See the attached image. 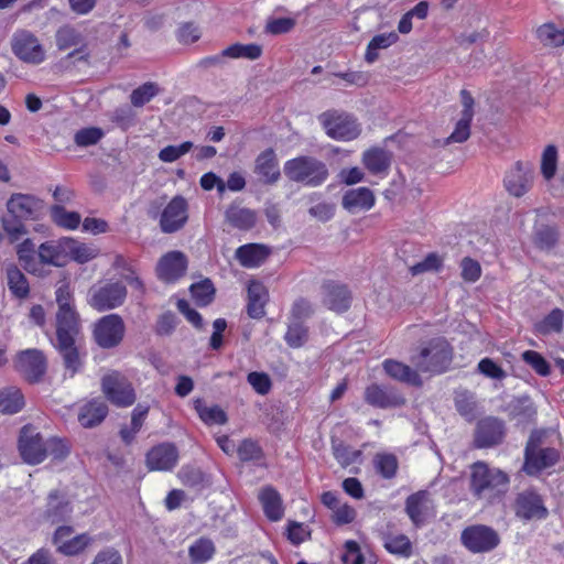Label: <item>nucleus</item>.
Here are the masks:
<instances>
[{
  "label": "nucleus",
  "instance_id": "40",
  "mask_svg": "<svg viewBox=\"0 0 564 564\" xmlns=\"http://www.w3.org/2000/svg\"><path fill=\"white\" fill-rule=\"evenodd\" d=\"M226 220L235 228L240 230L251 229L257 221V215L253 210L239 206H230L226 210Z\"/></svg>",
  "mask_w": 564,
  "mask_h": 564
},
{
  "label": "nucleus",
  "instance_id": "28",
  "mask_svg": "<svg viewBox=\"0 0 564 564\" xmlns=\"http://www.w3.org/2000/svg\"><path fill=\"white\" fill-rule=\"evenodd\" d=\"M384 372L392 379L413 387H421L422 379L419 375L417 368L413 369L410 366L394 359H386L382 364Z\"/></svg>",
  "mask_w": 564,
  "mask_h": 564
},
{
  "label": "nucleus",
  "instance_id": "57",
  "mask_svg": "<svg viewBox=\"0 0 564 564\" xmlns=\"http://www.w3.org/2000/svg\"><path fill=\"white\" fill-rule=\"evenodd\" d=\"M511 414L520 422H530L536 415V409L529 398H519L512 404Z\"/></svg>",
  "mask_w": 564,
  "mask_h": 564
},
{
  "label": "nucleus",
  "instance_id": "6",
  "mask_svg": "<svg viewBox=\"0 0 564 564\" xmlns=\"http://www.w3.org/2000/svg\"><path fill=\"white\" fill-rule=\"evenodd\" d=\"M283 171L290 181L311 187L322 185L328 177L326 164L316 158L306 155L286 161Z\"/></svg>",
  "mask_w": 564,
  "mask_h": 564
},
{
  "label": "nucleus",
  "instance_id": "32",
  "mask_svg": "<svg viewBox=\"0 0 564 564\" xmlns=\"http://www.w3.org/2000/svg\"><path fill=\"white\" fill-rule=\"evenodd\" d=\"M108 414V406L101 400H91L80 406L78 422L85 429H93L99 425Z\"/></svg>",
  "mask_w": 564,
  "mask_h": 564
},
{
  "label": "nucleus",
  "instance_id": "34",
  "mask_svg": "<svg viewBox=\"0 0 564 564\" xmlns=\"http://www.w3.org/2000/svg\"><path fill=\"white\" fill-rule=\"evenodd\" d=\"M17 256L24 270L29 273L41 278L46 275L47 272L44 268L40 267L35 258V245L31 239L26 238L17 246Z\"/></svg>",
  "mask_w": 564,
  "mask_h": 564
},
{
  "label": "nucleus",
  "instance_id": "10",
  "mask_svg": "<svg viewBox=\"0 0 564 564\" xmlns=\"http://www.w3.org/2000/svg\"><path fill=\"white\" fill-rule=\"evenodd\" d=\"M460 542L471 553H488L499 545L500 536L489 525L473 524L462 531Z\"/></svg>",
  "mask_w": 564,
  "mask_h": 564
},
{
  "label": "nucleus",
  "instance_id": "49",
  "mask_svg": "<svg viewBox=\"0 0 564 564\" xmlns=\"http://www.w3.org/2000/svg\"><path fill=\"white\" fill-rule=\"evenodd\" d=\"M564 312L561 308L552 310L541 322L535 324V330L541 335L560 333L563 329Z\"/></svg>",
  "mask_w": 564,
  "mask_h": 564
},
{
  "label": "nucleus",
  "instance_id": "63",
  "mask_svg": "<svg viewBox=\"0 0 564 564\" xmlns=\"http://www.w3.org/2000/svg\"><path fill=\"white\" fill-rule=\"evenodd\" d=\"M557 164V150L554 145H547L542 154L541 171L546 180L554 176Z\"/></svg>",
  "mask_w": 564,
  "mask_h": 564
},
{
  "label": "nucleus",
  "instance_id": "61",
  "mask_svg": "<svg viewBox=\"0 0 564 564\" xmlns=\"http://www.w3.org/2000/svg\"><path fill=\"white\" fill-rule=\"evenodd\" d=\"M193 148V142L185 141L180 145H167L163 148L158 156L162 162L172 163L185 155Z\"/></svg>",
  "mask_w": 564,
  "mask_h": 564
},
{
  "label": "nucleus",
  "instance_id": "2",
  "mask_svg": "<svg viewBox=\"0 0 564 564\" xmlns=\"http://www.w3.org/2000/svg\"><path fill=\"white\" fill-rule=\"evenodd\" d=\"M509 482L510 478L505 471L490 468L486 463L477 462L471 466L469 490L478 500L495 502L506 495Z\"/></svg>",
  "mask_w": 564,
  "mask_h": 564
},
{
  "label": "nucleus",
  "instance_id": "31",
  "mask_svg": "<svg viewBox=\"0 0 564 564\" xmlns=\"http://www.w3.org/2000/svg\"><path fill=\"white\" fill-rule=\"evenodd\" d=\"M270 254V249L264 245L247 243L236 250V259L245 268L260 267Z\"/></svg>",
  "mask_w": 564,
  "mask_h": 564
},
{
  "label": "nucleus",
  "instance_id": "64",
  "mask_svg": "<svg viewBox=\"0 0 564 564\" xmlns=\"http://www.w3.org/2000/svg\"><path fill=\"white\" fill-rule=\"evenodd\" d=\"M45 448H47V456L50 455L54 460L58 462L64 460L70 453L68 443L57 437L47 440Z\"/></svg>",
  "mask_w": 564,
  "mask_h": 564
},
{
  "label": "nucleus",
  "instance_id": "44",
  "mask_svg": "<svg viewBox=\"0 0 564 564\" xmlns=\"http://www.w3.org/2000/svg\"><path fill=\"white\" fill-rule=\"evenodd\" d=\"M215 554L214 543L206 538L196 540L188 549L192 564H204Z\"/></svg>",
  "mask_w": 564,
  "mask_h": 564
},
{
  "label": "nucleus",
  "instance_id": "33",
  "mask_svg": "<svg viewBox=\"0 0 564 564\" xmlns=\"http://www.w3.org/2000/svg\"><path fill=\"white\" fill-rule=\"evenodd\" d=\"M65 246L63 239L58 241H45L39 246L37 262L40 267L54 265L61 267L64 263Z\"/></svg>",
  "mask_w": 564,
  "mask_h": 564
},
{
  "label": "nucleus",
  "instance_id": "24",
  "mask_svg": "<svg viewBox=\"0 0 564 564\" xmlns=\"http://www.w3.org/2000/svg\"><path fill=\"white\" fill-rule=\"evenodd\" d=\"M376 197L368 187H358L347 191L341 198V206L350 214L369 210L373 207Z\"/></svg>",
  "mask_w": 564,
  "mask_h": 564
},
{
  "label": "nucleus",
  "instance_id": "14",
  "mask_svg": "<svg viewBox=\"0 0 564 564\" xmlns=\"http://www.w3.org/2000/svg\"><path fill=\"white\" fill-rule=\"evenodd\" d=\"M513 511L525 521L542 520L549 514L543 498L533 489H525L516 496Z\"/></svg>",
  "mask_w": 564,
  "mask_h": 564
},
{
  "label": "nucleus",
  "instance_id": "51",
  "mask_svg": "<svg viewBox=\"0 0 564 564\" xmlns=\"http://www.w3.org/2000/svg\"><path fill=\"white\" fill-rule=\"evenodd\" d=\"M558 234L555 227L538 225L534 229L533 241L540 249H551L557 242Z\"/></svg>",
  "mask_w": 564,
  "mask_h": 564
},
{
  "label": "nucleus",
  "instance_id": "18",
  "mask_svg": "<svg viewBox=\"0 0 564 564\" xmlns=\"http://www.w3.org/2000/svg\"><path fill=\"white\" fill-rule=\"evenodd\" d=\"M180 453L170 442L153 446L145 455V465L150 470L169 471L178 463Z\"/></svg>",
  "mask_w": 564,
  "mask_h": 564
},
{
  "label": "nucleus",
  "instance_id": "21",
  "mask_svg": "<svg viewBox=\"0 0 564 564\" xmlns=\"http://www.w3.org/2000/svg\"><path fill=\"white\" fill-rule=\"evenodd\" d=\"M322 303L330 311L343 313L350 307L351 293L345 284L327 281L322 285Z\"/></svg>",
  "mask_w": 564,
  "mask_h": 564
},
{
  "label": "nucleus",
  "instance_id": "13",
  "mask_svg": "<svg viewBox=\"0 0 564 564\" xmlns=\"http://www.w3.org/2000/svg\"><path fill=\"white\" fill-rule=\"evenodd\" d=\"M11 47L14 55L30 64H40L45 58V53L37 37L30 31L21 30L13 34Z\"/></svg>",
  "mask_w": 564,
  "mask_h": 564
},
{
  "label": "nucleus",
  "instance_id": "53",
  "mask_svg": "<svg viewBox=\"0 0 564 564\" xmlns=\"http://www.w3.org/2000/svg\"><path fill=\"white\" fill-rule=\"evenodd\" d=\"M160 91L156 83L147 82L132 90L130 101L134 107H142L154 98Z\"/></svg>",
  "mask_w": 564,
  "mask_h": 564
},
{
  "label": "nucleus",
  "instance_id": "5",
  "mask_svg": "<svg viewBox=\"0 0 564 564\" xmlns=\"http://www.w3.org/2000/svg\"><path fill=\"white\" fill-rule=\"evenodd\" d=\"M453 360V348L444 338H433L416 356L411 358L412 364L421 372L438 375L445 372Z\"/></svg>",
  "mask_w": 564,
  "mask_h": 564
},
{
  "label": "nucleus",
  "instance_id": "23",
  "mask_svg": "<svg viewBox=\"0 0 564 564\" xmlns=\"http://www.w3.org/2000/svg\"><path fill=\"white\" fill-rule=\"evenodd\" d=\"M73 512L69 500L59 490H52L47 496L44 519L51 523L66 521Z\"/></svg>",
  "mask_w": 564,
  "mask_h": 564
},
{
  "label": "nucleus",
  "instance_id": "29",
  "mask_svg": "<svg viewBox=\"0 0 564 564\" xmlns=\"http://www.w3.org/2000/svg\"><path fill=\"white\" fill-rule=\"evenodd\" d=\"M269 301L267 288L259 281H250L248 285L247 313L251 318H262L265 315L264 306Z\"/></svg>",
  "mask_w": 564,
  "mask_h": 564
},
{
  "label": "nucleus",
  "instance_id": "56",
  "mask_svg": "<svg viewBox=\"0 0 564 564\" xmlns=\"http://www.w3.org/2000/svg\"><path fill=\"white\" fill-rule=\"evenodd\" d=\"M91 541L93 539L87 533L78 534L63 543L57 551L67 556L77 555L82 553Z\"/></svg>",
  "mask_w": 564,
  "mask_h": 564
},
{
  "label": "nucleus",
  "instance_id": "35",
  "mask_svg": "<svg viewBox=\"0 0 564 564\" xmlns=\"http://www.w3.org/2000/svg\"><path fill=\"white\" fill-rule=\"evenodd\" d=\"M111 267L120 271L121 278L134 290L141 294L145 293V285L137 273L134 262L122 254H116Z\"/></svg>",
  "mask_w": 564,
  "mask_h": 564
},
{
  "label": "nucleus",
  "instance_id": "11",
  "mask_svg": "<svg viewBox=\"0 0 564 564\" xmlns=\"http://www.w3.org/2000/svg\"><path fill=\"white\" fill-rule=\"evenodd\" d=\"M101 388L107 399L117 406H130L135 401V393L131 383L118 371L104 376Z\"/></svg>",
  "mask_w": 564,
  "mask_h": 564
},
{
  "label": "nucleus",
  "instance_id": "45",
  "mask_svg": "<svg viewBox=\"0 0 564 564\" xmlns=\"http://www.w3.org/2000/svg\"><path fill=\"white\" fill-rule=\"evenodd\" d=\"M63 243L65 246V254H69L78 263L88 262L97 254L95 249L72 238H63Z\"/></svg>",
  "mask_w": 564,
  "mask_h": 564
},
{
  "label": "nucleus",
  "instance_id": "52",
  "mask_svg": "<svg viewBox=\"0 0 564 564\" xmlns=\"http://www.w3.org/2000/svg\"><path fill=\"white\" fill-rule=\"evenodd\" d=\"M332 449L336 460L344 467L356 463L361 456V451L354 449L340 441H333Z\"/></svg>",
  "mask_w": 564,
  "mask_h": 564
},
{
  "label": "nucleus",
  "instance_id": "60",
  "mask_svg": "<svg viewBox=\"0 0 564 564\" xmlns=\"http://www.w3.org/2000/svg\"><path fill=\"white\" fill-rule=\"evenodd\" d=\"M443 267V259L437 253H429L422 261L413 264L410 271L413 275H417L424 272L440 271Z\"/></svg>",
  "mask_w": 564,
  "mask_h": 564
},
{
  "label": "nucleus",
  "instance_id": "42",
  "mask_svg": "<svg viewBox=\"0 0 564 564\" xmlns=\"http://www.w3.org/2000/svg\"><path fill=\"white\" fill-rule=\"evenodd\" d=\"M194 409L197 412L199 419L208 425H223L228 420L227 414L220 406H207L202 399H196L194 401Z\"/></svg>",
  "mask_w": 564,
  "mask_h": 564
},
{
  "label": "nucleus",
  "instance_id": "27",
  "mask_svg": "<svg viewBox=\"0 0 564 564\" xmlns=\"http://www.w3.org/2000/svg\"><path fill=\"white\" fill-rule=\"evenodd\" d=\"M78 315L75 311H62L56 314V343L77 341L79 334Z\"/></svg>",
  "mask_w": 564,
  "mask_h": 564
},
{
  "label": "nucleus",
  "instance_id": "1",
  "mask_svg": "<svg viewBox=\"0 0 564 564\" xmlns=\"http://www.w3.org/2000/svg\"><path fill=\"white\" fill-rule=\"evenodd\" d=\"M8 213L2 218V227L11 241L26 235L25 220L37 219L43 209V202L33 195L13 194L7 203Z\"/></svg>",
  "mask_w": 564,
  "mask_h": 564
},
{
  "label": "nucleus",
  "instance_id": "16",
  "mask_svg": "<svg viewBox=\"0 0 564 564\" xmlns=\"http://www.w3.org/2000/svg\"><path fill=\"white\" fill-rule=\"evenodd\" d=\"M188 219V203L181 196H174L160 216V228L165 234L182 229Z\"/></svg>",
  "mask_w": 564,
  "mask_h": 564
},
{
  "label": "nucleus",
  "instance_id": "4",
  "mask_svg": "<svg viewBox=\"0 0 564 564\" xmlns=\"http://www.w3.org/2000/svg\"><path fill=\"white\" fill-rule=\"evenodd\" d=\"M127 296L128 289L122 281L104 279L88 289L87 304L97 312H107L121 307Z\"/></svg>",
  "mask_w": 564,
  "mask_h": 564
},
{
  "label": "nucleus",
  "instance_id": "46",
  "mask_svg": "<svg viewBox=\"0 0 564 564\" xmlns=\"http://www.w3.org/2000/svg\"><path fill=\"white\" fill-rule=\"evenodd\" d=\"M455 408L457 412L468 421L476 417L477 401L474 393L462 390L455 392Z\"/></svg>",
  "mask_w": 564,
  "mask_h": 564
},
{
  "label": "nucleus",
  "instance_id": "12",
  "mask_svg": "<svg viewBox=\"0 0 564 564\" xmlns=\"http://www.w3.org/2000/svg\"><path fill=\"white\" fill-rule=\"evenodd\" d=\"M46 442L36 430L25 425L20 431L18 448L22 460L29 465L41 464L47 457Z\"/></svg>",
  "mask_w": 564,
  "mask_h": 564
},
{
  "label": "nucleus",
  "instance_id": "54",
  "mask_svg": "<svg viewBox=\"0 0 564 564\" xmlns=\"http://www.w3.org/2000/svg\"><path fill=\"white\" fill-rule=\"evenodd\" d=\"M191 293L198 305L206 306L214 299L215 288L212 281L206 279L202 282L193 284L191 286Z\"/></svg>",
  "mask_w": 564,
  "mask_h": 564
},
{
  "label": "nucleus",
  "instance_id": "9",
  "mask_svg": "<svg viewBox=\"0 0 564 564\" xmlns=\"http://www.w3.org/2000/svg\"><path fill=\"white\" fill-rule=\"evenodd\" d=\"M126 334L123 318L118 314H108L100 317L93 329L95 343L104 349H111L119 346Z\"/></svg>",
  "mask_w": 564,
  "mask_h": 564
},
{
  "label": "nucleus",
  "instance_id": "50",
  "mask_svg": "<svg viewBox=\"0 0 564 564\" xmlns=\"http://www.w3.org/2000/svg\"><path fill=\"white\" fill-rule=\"evenodd\" d=\"M51 216L56 225L66 229H76L82 221L78 213L68 212L62 205L52 206Z\"/></svg>",
  "mask_w": 564,
  "mask_h": 564
},
{
  "label": "nucleus",
  "instance_id": "7",
  "mask_svg": "<svg viewBox=\"0 0 564 564\" xmlns=\"http://www.w3.org/2000/svg\"><path fill=\"white\" fill-rule=\"evenodd\" d=\"M318 121L326 134L337 141H351L361 133V124L345 111L327 110L318 116Z\"/></svg>",
  "mask_w": 564,
  "mask_h": 564
},
{
  "label": "nucleus",
  "instance_id": "26",
  "mask_svg": "<svg viewBox=\"0 0 564 564\" xmlns=\"http://www.w3.org/2000/svg\"><path fill=\"white\" fill-rule=\"evenodd\" d=\"M54 347L62 357L65 375L74 377L84 366V354L77 341L55 343Z\"/></svg>",
  "mask_w": 564,
  "mask_h": 564
},
{
  "label": "nucleus",
  "instance_id": "20",
  "mask_svg": "<svg viewBox=\"0 0 564 564\" xmlns=\"http://www.w3.org/2000/svg\"><path fill=\"white\" fill-rule=\"evenodd\" d=\"M187 269V259L181 251H170L156 264L158 278L166 283H173L182 278Z\"/></svg>",
  "mask_w": 564,
  "mask_h": 564
},
{
  "label": "nucleus",
  "instance_id": "48",
  "mask_svg": "<svg viewBox=\"0 0 564 564\" xmlns=\"http://www.w3.org/2000/svg\"><path fill=\"white\" fill-rule=\"evenodd\" d=\"M373 465L378 474L384 479L395 477L399 462L395 455L390 453H378L373 458Z\"/></svg>",
  "mask_w": 564,
  "mask_h": 564
},
{
  "label": "nucleus",
  "instance_id": "41",
  "mask_svg": "<svg viewBox=\"0 0 564 564\" xmlns=\"http://www.w3.org/2000/svg\"><path fill=\"white\" fill-rule=\"evenodd\" d=\"M384 549L394 555L409 558L412 553V543L405 534L384 533L382 535Z\"/></svg>",
  "mask_w": 564,
  "mask_h": 564
},
{
  "label": "nucleus",
  "instance_id": "43",
  "mask_svg": "<svg viewBox=\"0 0 564 564\" xmlns=\"http://www.w3.org/2000/svg\"><path fill=\"white\" fill-rule=\"evenodd\" d=\"M223 55H226L228 58H246L254 61L261 57L262 46L257 43H235L223 50Z\"/></svg>",
  "mask_w": 564,
  "mask_h": 564
},
{
  "label": "nucleus",
  "instance_id": "15",
  "mask_svg": "<svg viewBox=\"0 0 564 564\" xmlns=\"http://www.w3.org/2000/svg\"><path fill=\"white\" fill-rule=\"evenodd\" d=\"M364 399L367 404L378 409L400 408L406 402L397 388L378 383H371L365 389Z\"/></svg>",
  "mask_w": 564,
  "mask_h": 564
},
{
  "label": "nucleus",
  "instance_id": "58",
  "mask_svg": "<svg viewBox=\"0 0 564 564\" xmlns=\"http://www.w3.org/2000/svg\"><path fill=\"white\" fill-rule=\"evenodd\" d=\"M523 361L529 365L538 375L546 377L550 375V365L546 359L535 350H527L522 354Z\"/></svg>",
  "mask_w": 564,
  "mask_h": 564
},
{
  "label": "nucleus",
  "instance_id": "25",
  "mask_svg": "<svg viewBox=\"0 0 564 564\" xmlns=\"http://www.w3.org/2000/svg\"><path fill=\"white\" fill-rule=\"evenodd\" d=\"M254 173L265 184H274L279 181L281 173L276 154L273 149L262 151L254 161Z\"/></svg>",
  "mask_w": 564,
  "mask_h": 564
},
{
  "label": "nucleus",
  "instance_id": "39",
  "mask_svg": "<svg viewBox=\"0 0 564 564\" xmlns=\"http://www.w3.org/2000/svg\"><path fill=\"white\" fill-rule=\"evenodd\" d=\"M25 404L22 391L14 386L0 389V412L14 414L23 409Z\"/></svg>",
  "mask_w": 564,
  "mask_h": 564
},
{
  "label": "nucleus",
  "instance_id": "47",
  "mask_svg": "<svg viewBox=\"0 0 564 564\" xmlns=\"http://www.w3.org/2000/svg\"><path fill=\"white\" fill-rule=\"evenodd\" d=\"M536 36L544 46L558 47L564 44V29L545 23L536 30Z\"/></svg>",
  "mask_w": 564,
  "mask_h": 564
},
{
  "label": "nucleus",
  "instance_id": "30",
  "mask_svg": "<svg viewBox=\"0 0 564 564\" xmlns=\"http://www.w3.org/2000/svg\"><path fill=\"white\" fill-rule=\"evenodd\" d=\"M431 500L426 491H417L405 500V512L415 527H421L427 516Z\"/></svg>",
  "mask_w": 564,
  "mask_h": 564
},
{
  "label": "nucleus",
  "instance_id": "37",
  "mask_svg": "<svg viewBox=\"0 0 564 564\" xmlns=\"http://www.w3.org/2000/svg\"><path fill=\"white\" fill-rule=\"evenodd\" d=\"M259 500L269 520L279 521L283 517L282 498L273 487L267 486L262 488L259 494Z\"/></svg>",
  "mask_w": 564,
  "mask_h": 564
},
{
  "label": "nucleus",
  "instance_id": "22",
  "mask_svg": "<svg viewBox=\"0 0 564 564\" xmlns=\"http://www.w3.org/2000/svg\"><path fill=\"white\" fill-rule=\"evenodd\" d=\"M2 280L13 297L24 300L30 295L28 276L13 262H3L1 265Z\"/></svg>",
  "mask_w": 564,
  "mask_h": 564
},
{
  "label": "nucleus",
  "instance_id": "17",
  "mask_svg": "<svg viewBox=\"0 0 564 564\" xmlns=\"http://www.w3.org/2000/svg\"><path fill=\"white\" fill-rule=\"evenodd\" d=\"M506 434L505 422L495 416L481 419L476 426L474 443L478 448H487L500 444Z\"/></svg>",
  "mask_w": 564,
  "mask_h": 564
},
{
  "label": "nucleus",
  "instance_id": "55",
  "mask_svg": "<svg viewBox=\"0 0 564 564\" xmlns=\"http://www.w3.org/2000/svg\"><path fill=\"white\" fill-rule=\"evenodd\" d=\"M284 339L292 348H299L307 340V328L302 322L291 321Z\"/></svg>",
  "mask_w": 564,
  "mask_h": 564
},
{
  "label": "nucleus",
  "instance_id": "19",
  "mask_svg": "<svg viewBox=\"0 0 564 564\" xmlns=\"http://www.w3.org/2000/svg\"><path fill=\"white\" fill-rule=\"evenodd\" d=\"M533 166L530 163L517 162L505 176L506 189L516 197L523 196L532 185Z\"/></svg>",
  "mask_w": 564,
  "mask_h": 564
},
{
  "label": "nucleus",
  "instance_id": "62",
  "mask_svg": "<svg viewBox=\"0 0 564 564\" xmlns=\"http://www.w3.org/2000/svg\"><path fill=\"white\" fill-rule=\"evenodd\" d=\"M102 137L104 131L100 128L90 127L78 130L74 140L78 147H89L98 143Z\"/></svg>",
  "mask_w": 564,
  "mask_h": 564
},
{
  "label": "nucleus",
  "instance_id": "36",
  "mask_svg": "<svg viewBox=\"0 0 564 564\" xmlns=\"http://www.w3.org/2000/svg\"><path fill=\"white\" fill-rule=\"evenodd\" d=\"M362 163L371 174H386L391 164V154L384 149L371 148L364 152Z\"/></svg>",
  "mask_w": 564,
  "mask_h": 564
},
{
  "label": "nucleus",
  "instance_id": "3",
  "mask_svg": "<svg viewBox=\"0 0 564 564\" xmlns=\"http://www.w3.org/2000/svg\"><path fill=\"white\" fill-rule=\"evenodd\" d=\"M544 436V431L535 430L527 442L522 470L529 476H538L560 460V452L556 448L543 446Z\"/></svg>",
  "mask_w": 564,
  "mask_h": 564
},
{
  "label": "nucleus",
  "instance_id": "59",
  "mask_svg": "<svg viewBox=\"0 0 564 564\" xmlns=\"http://www.w3.org/2000/svg\"><path fill=\"white\" fill-rule=\"evenodd\" d=\"M236 452L241 462L259 460L263 456L258 443L249 438L243 440Z\"/></svg>",
  "mask_w": 564,
  "mask_h": 564
},
{
  "label": "nucleus",
  "instance_id": "38",
  "mask_svg": "<svg viewBox=\"0 0 564 564\" xmlns=\"http://www.w3.org/2000/svg\"><path fill=\"white\" fill-rule=\"evenodd\" d=\"M54 40L57 50L61 52L86 44L80 30L69 23H65L56 30Z\"/></svg>",
  "mask_w": 564,
  "mask_h": 564
},
{
  "label": "nucleus",
  "instance_id": "8",
  "mask_svg": "<svg viewBox=\"0 0 564 564\" xmlns=\"http://www.w3.org/2000/svg\"><path fill=\"white\" fill-rule=\"evenodd\" d=\"M13 368L26 382L39 383L46 373L47 359L42 350L29 348L15 355Z\"/></svg>",
  "mask_w": 564,
  "mask_h": 564
}]
</instances>
